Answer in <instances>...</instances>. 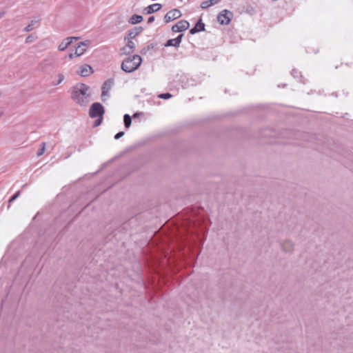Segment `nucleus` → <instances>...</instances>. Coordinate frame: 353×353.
Listing matches in <instances>:
<instances>
[{"mask_svg":"<svg viewBox=\"0 0 353 353\" xmlns=\"http://www.w3.org/2000/svg\"><path fill=\"white\" fill-rule=\"evenodd\" d=\"M90 87L84 83L76 85L72 92L71 98L78 105L86 106L90 102Z\"/></svg>","mask_w":353,"mask_h":353,"instance_id":"f257e3e1","label":"nucleus"},{"mask_svg":"<svg viewBox=\"0 0 353 353\" xmlns=\"http://www.w3.org/2000/svg\"><path fill=\"white\" fill-rule=\"evenodd\" d=\"M142 63L139 55L135 54L125 59L121 63V69L128 73L137 70Z\"/></svg>","mask_w":353,"mask_h":353,"instance_id":"f03ea898","label":"nucleus"},{"mask_svg":"<svg viewBox=\"0 0 353 353\" xmlns=\"http://www.w3.org/2000/svg\"><path fill=\"white\" fill-rule=\"evenodd\" d=\"M105 112L103 106L100 103H94L89 111V115L91 118L103 117Z\"/></svg>","mask_w":353,"mask_h":353,"instance_id":"7ed1b4c3","label":"nucleus"},{"mask_svg":"<svg viewBox=\"0 0 353 353\" xmlns=\"http://www.w3.org/2000/svg\"><path fill=\"white\" fill-rule=\"evenodd\" d=\"M233 14L232 12L223 10L219 14L217 20L221 25H228L230 23Z\"/></svg>","mask_w":353,"mask_h":353,"instance_id":"20e7f679","label":"nucleus"},{"mask_svg":"<svg viewBox=\"0 0 353 353\" xmlns=\"http://www.w3.org/2000/svg\"><path fill=\"white\" fill-rule=\"evenodd\" d=\"M114 84V80L109 79L105 81L101 88V98L102 101H105L109 97V92L112 89Z\"/></svg>","mask_w":353,"mask_h":353,"instance_id":"39448f33","label":"nucleus"},{"mask_svg":"<svg viewBox=\"0 0 353 353\" xmlns=\"http://www.w3.org/2000/svg\"><path fill=\"white\" fill-rule=\"evenodd\" d=\"M181 16V11L178 9H173L169 11L164 17L165 23H169L173 20L179 18Z\"/></svg>","mask_w":353,"mask_h":353,"instance_id":"423d86ee","label":"nucleus"},{"mask_svg":"<svg viewBox=\"0 0 353 353\" xmlns=\"http://www.w3.org/2000/svg\"><path fill=\"white\" fill-rule=\"evenodd\" d=\"M190 26L188 21L185 20H181L174 25L172 28L173 32H182L186 30Z\"/></svg>","mask_w":353,"mask_h":353,"instance_id":"0eeeda50","label":"nucleus"},{"mask_svg":"<svg viewBox=\"0 0 353 353\" xmlns=\"http://www.w3.org/2000/svg\"><path fill=\"white\" fill-rule=\"evenodd\" d=\"M88 41L81 42L75 48V57H78L82 55L88 47Z\"/></svg>","mask_w":353,"mask_h":353,"instance_id":"6e6552de","label":"nucleus"},{"mask_svg":"<svg viewBox=\"0 0 353 353\" xmlns=\"http://www.w3.org/2000/svg\"><path fill=\"white\" fill-rule=\"evenodd\" d=\"M134 48L135 43L132 41L128 40L127 44L121 49V53L122 54H130L134 51Z\"/></svg>","mask_w":353,"mask_h":353,"instance_id":"1a4fd4ad","label":"nucleus"},{"mask_svg":"<svg viewBox=\"0 0 353 353\" xmlns=\"http://www.w3.org/2000/svg\"><path fill=\"white\" fill-rule=\"evenodd\" d=\"M92 72H93L92 68L88 64H84V65L80 66V68H79V74L81 77H88L90 74H91Z\"/></svg>","mask_w":353,"mask_h":353,"instance_id":"9d476101","label":"nucleus"},{"mask_svg":"<svg viewBox=\"0 0 353 353\" xmlns=\"http://www.w3.org/2000/svg\"><path fill=\"white\" fill-rule=\"evenodd\" d=\"M182 37H183V34H180L177 37H176L175 39H169L165 43L164 46L165 47H169V46L179 47L180 43H181V42Z\"/></svg>","mask_w":353,"mask_h":353,"instance_id":"9b49d317","label":"nucleus"},{"mask_svg":"<svg viewBox=\"0 0 353 353\" xmlns=\"http://www.w3.org/2000/svg\"><path fill=\"white\" fill-rule=\"evenodd\" d=\"M73 39H77L76 37H68L61 42L59 45L58 49L60 51H64L72 42Z\"/></svg>","mask_w":353,"mask_h":353,"instance_id":"f8f14e48","label":"nucleus"},{"mask_svg":"<svg viewBox=\"0 0 353 353\" xmlns=\"http://www.w3.org/2000/svg\"><path fill=\"white\" fill-rule=\"evenodd\" d=\"M205 30V24L202 22L201 19H199L198 22L196 23L194 28H192L190 32L192 34H196L201 31Z\"/></svg>","mask_w":353,"mask_h":353,"instance_id":"ddd939ff","label":"nucleus"},{"mask_svg":"<svg viewBox=\"0 0 353 353\" xmlns=\"http://www.w3.org/2000/svg\"><path fill=\"white\" fill-rule=\"evenodd\" d=\"M282 250L285 252H290L294 249V243L290 240H285L281 243Z\"/></svg>","mask_w":353,"mask_h":353,"instance_id":"4468645a","label":"nucleus"},{"mask_svg":"<svg viewBox=\"0 0 353 353\" xmlns=\"http://www.w3.org/2000/svg\"><path fill=\"white\" fill-rule=\"evenodd\" d=\"M143 30V28L140 26L134 27L128 32V39H132L139 35Z\"/></svg>","mask_w":353,"mask_h":353,"instance_id":"2eb2a0df","label":"nucleus"},{"mask_svg":"<svg viewBox=\"0 0 353 353\" xmlns=\"http://www.w3.org/2000/svg\"><path fill=\"white\" fill-rule=\"evenodd\" d=\"M161 8V5L159 3H154L148 6L145 8V12L148 14H152L154 12L159 10Z\"/></svg>","mask_w":353,"mask_h":353,"instance_id":"dca6fc26","label":"nucleus"},{"mask_svg":"<svg viewBox=\"0 0 353 353\" xmlns=\"http://www.w3.org/2000/svg\"><path fill=\"white\" fill-rule=\"evenodd\" d=\"M221 0H203L201 3V8L202 9H207L210 6H212L218 3Z\"/></svg>","mask_w":353,"mask_h":353,"instance_id":"f3484780","label":"nucleus"},{"mask_svg":"<svg viewBox=\"0 0 353 353\" xmlns=\"http://www.w3.org/2000/svg\"><path fill=\"white\" fill-rule=\"evenodd\" d=\"M143 21V17L138 14H133L129 19V23L131 24H137Z\"/></svg>","mask_w":353,"mask_h":353,"instance_id":"a211bd4d","label":"nucleus"},{"mask_svg":"<svg viewBox=\"0 0 353 353\" xmlns=\"http://www.w3.org/2000/svg\"><path fill=\"white\" fill-rule=\"evenodd\" d=\"M64 79H65L64 74L62 73H59L57 76V79L52 81V85L53 86L58 85L63 81Z\"/></svg>","mask_w":353,"mask_h":353,"instance_id":"6ab92c4d","label":"nucleus"},{"mask_svg":"<svg viewBox=\"0 0 353 353\" xmlns=\"http://www.w3.org/2000/svg\"><path fill=\"white\" fill-rule=\"evenodd\" d=\"M123 122H124V125L126 128H129L131 125V123H132V119H131V117L128 114H124L123 116Z\"/></svg>","mask_w":353,"mask_h":353,"instance_id":"aec40b11","label":"nucleus"},{"mask_svg":"<svg viewBox=\"0 0 353 353\" xmlns=\"http://www.w3.org/2000/svg\"><path fill=\"white\" fill-rule=\"evenodd\" d=\"M45 150H46V143H42L41 144L40 148L37 151V156L38 157L41 156L44 153Z\"/></svg>","mask_w":353,"mask_h":353,"instance_id":"412c9836","label":"nucleus"},{"mask_svg":"<svg viewBox=\"0 0 353 353\" xmlns=\"http://www.w3.org/2000/svg\"><path fill=\"white\" fill-rule=\"evenodd\" d=\"M37 21H32L31 23L30 24H28L25 28H24V31L26 32H30L31 30H33V26L34 25L35 23H37Z\"/></svg>","mask_w":353,"mask_h":353,"instance_id":"4be33fe9","label":"nucleus"},{"mask_svg":"<svg viewBox=\"0 0 353 353\" xmlns=\"http://www.w3.org/2000/svg\"><path fill=\"white\" fill-rule=\"evenodd\" d=\"M159 97L163 99H168L172 97V95L170 93H163L159 94Z\"/></svg>","mask_w":353,"mask_h":353,"instance_id":"5701e85b","label":"nucleus"},{"mask_svg":"<svg viewBox=\"0 0 353 353\" xmlns=\"http://www.w3.org/2000/svg\"><path fill=\"white\" fill-rule=\"evenodd\" d=\"M20 195V191L17 192L9 200V203L13 202Z\"/></svg>","mask_w":353,"mask_h":353,"instance_id":"b1692460","label":"nucleus"},{"mask_svg":"<svg viewBox=\"0 0 353 353\" xmlns=\"http://www.w3.org/2000/svg\"><path fill=\"white\" fill-rule=\"evenodd\" d=\"M97 118L98 119L95 121L94 124V127L99 125L101 123L102 120H103V117H97Z\"/></svg>","mask_w":353,"mask_h":353,"instance_id":"393cba45","label":"nucleus"},{"mask_svg":"<svg viewBox=\"0 0 353 353\" xmlns=\"http://www.w3.org/2000/svg\"><path fill=\"white\" fill-rule=\"evenodd\" d=\"M123 135H124V132H119L117 134H116V135L114 136V139H119V138H121Z\"/></svg>","mask_w":353,"mask_h":353,"instance_id":"a878e982","label":"nucleus"},{"mask_svg":"<svg viewBox=\"0 0 353 353\" xmlns=\"http://www.w3.org/2000/svg\"><path fill=\"white\" fill-rule=\"evenodd\" d=\"M33 40H34L33 37L30 35V36L26 37V43H31V42L33 41Z\"/></svg>","mask_w":353,"mask_h":353,"instance_id":"bb28decb","label":"nucleus"},{"mask_svg":"<svg viewBox=\"0 0 353 353\" xmlns=\"http://www.w3.org/2000/svg\"><path fill=\"white\" fill-rule=\"evenodd\" d=\"M298 74H299V72H298L296 70H295V69L292 70V75L293 77H297V76H298Z\"/></svg>","mask_w":353,"mask_h":353,"instance_id":"cd10ccee","label":"nucleus"},{"mask_svg":"<svg viewBox=\"0 0 353 353\" xmlns=\"http://www.w3.org/2000/svg\"><path fill=\"white\" fill-rule=\"evenodd\" d=\"M154 21V17H150L148 19V23H151Z\"/></svg>","mask_w":353,"mask_h":353,"instance_id":"c85d7f7f","label":"nucleus"},{"mask_svg":"<svg viewBox=\"0 0 353 353\" xmlns=\"http://www.w3.org/2000/svg\"><path fill=\"white\" fill-rule=\"evenodd\" d=\"M49 60L48 59H46L45 60H43V61L41 63V67L42 69H43L44 68V65L46 64V63H47Z\"/></svg>","mask_w":353,"mask_h":353,"instance_id":"c756f323","label":"nucleus"},{"mask_svg":"<svg viewBox=\"0 0 353 353\" xmlns=\"http://www.w3.org/2000/svg\"><path fill=\"white\" fill-rule=\"evenodd\" d=\"M69 58L70 59H73L74 57H75V52L74 53H70L69 55H68Z\"/></svg>","mask_w":353,"mask_h":353,"instance_id":"7c9ffc66","label":"nucleus"},{"mask_svg":"<svg viewBox=\"0 0 353 353\" xmlns=\"http://www.w3.org/2000/svg\"><path fill=\"white\" fill-rule=\"evenodd\" d=\"M4 15V12H0V19L2 18Z\"/></svg>","mask_w":353,"mask_h":353,"instance_id":"2f4dec72","label":"nucleus"},{"mask_svg":"<svg viewBox=\"0 0 353 353\" xmlns=\"http://www.w3.org/2000/svg\"><path fill=\"white\" fill-rule=\"evenodd\" d=\"M138 115H139V113H135V114L133 115V117H134V118H136V117H138Z\"/></svg>","mask_w":353,"mask_h":353,"instance_id":"473e14b6","label":"nucleus"}]
</instances>
